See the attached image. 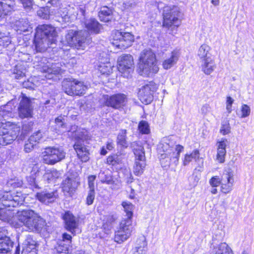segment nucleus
Instances as JSON below:
<instances>
[{"mask_svg": "<svg viewBox=\"0 0 254 254\" xmlns=\"http://www.w3.org/2000/svg\"><path fill=\"white\" fill-rule=\"evenodd\" d=\"M63 118L61 116L55 119L56 129L59 133L65 132L66 130L64 129L65 127V124L63 121Z\"/></svg>", "mask_w": 254, "mask_h": 254, "instance_id": "obj_47", "label": "nucleus"}, {"mask_svg": "<svg viewBox=\"0 0 254 254\" xmlns=\"http://www.w3.org/2000/svg\"><path fill=\"white\" fill-rule=\"evenodd\" d=\"M43 135L41 132L40 130H38L31 135L28 140H29L31 142H33L34 144L36 145L37 143H39Z\"/></svg>", "mask_w": 254, "mask_h": 254, "instance_id": "obj_50", "label": "nucleus"}, {"mask_svg": "<svg viewBox=\"0 0 254 254\" xmlns=\"http://www.w3.org/2000/svg\"><path fill=\"white\" fill-rule=\"evenodd\" d=\"M199 158L200 153L199 150L195 149L191 153H187L185 155L183 160V164L185 166H187L193 159L197 161L199 159Z\"/></svg>", "mask_w": 254, "mask_h": 254, "instance_id": "obj_33", "label": "nucleus"}, {"mask_svg": "<svg viewBox=\"0 0 254 254\" xmlns=\"http://www.w3.org/2000/svg\"><path fill=\"white\" fill-rule=\"evenodd\" d=\"M210 47L207 44H202L199 48L197 51V56L202 61L211 58L210 53Z\"/></svg>", "mask_w": 254, "mask_h": 254, "instance_id": "obj_32", "label": "nucleus"}, {"mask_svg": "<svg viewBox=\"0 0 254 254\" xmlns=\"http://www.w3.org/2000/svg\"><path fill=\"white\" fill-rule=\"evenodd\" d=\"M132 147L135 155L133 173L135 175L139 176L143 173L146 165L144 149L136 142L133 143Z\"/></svg>", "mask_w": 254, "mask_h": 254, "instance_id": "obj_7", "label": "nucleus"}, {"mask_svg": "<svg viewBox=\"0 0 254 254\" xmlns=\"http://www.w3.org/2000/svg\"><path fill=\"white\" fill-rule=\"evenodd\" d=\"M63 88L67 94L72 96H81L87 89V86L82 81L75 79H66L63 82Z\"/></svg>", "mask_w": 254, "mask_h": 254, "instance_id": "obj_8", "label": "nucleus"}, {"mask_svg": "<svg viewBox=\"0 0 254 254\" xmlns=\"http://www.w3.org/2000/svg\"><path fill=\"white\" fill-rule=\"evenodd\" d=\"M175 153H176V152L171 148L167 153L161 154V156H160V160L161 164L162 165L164 164V166H166L169 164L170 160L174 159L175 162L176 161Z\"/></svg>", "mask_w": 254, "mask_h": 254, "instance_id": "obj_30", "label": "nucleus"}, {"mask_svg": "<svg viewBox=\"0 0 254 254\" xmlns=\"http://www.w3.org/2000/svg\"><path fill=\"white\" fill-rule=\"evenodd\" d=\"M215 254H233L231 248L225 243H222L215 248Z\"/></svg>", "mask_w": 254, "mask_h": 254, "instance_id": "obj_36", "label": "nucleus"}, {"mask_svg": "<svg viewBox=\"0 0 254 254\" xmlns=\"http://www.w3.org/2000/svg\"><path fill=\"white\" fill-rule=\"evenodd\" d=\"M200 173L199 171L195 170L193 172L192 176L190 178V180H193L192 183V186H195L197 184L199 180H200Z\"/></svg>", "mask_w": 254, "mask_h": 254, "instance_id": "obj_55", "label": "nucleus"}, {"mask_svg": "<svg viewBox=\"0 0 254 254\" xmlns=\"http://www.w3.org/2000/svg\"><path fill=\"white\" fill-rule=\"evenodd\" d=\"M50 10L48 8H43L37 11L38 15L43 19H48L50 16Z\"/></svg>", "mask_w": 254, "mask_h": 254, "instance_id": "obj_54", "label": "nucleus"}, {"mask_svg": "<svg viewBox=\"0 0 254 254\" xmlns=\"http://www.w3.org/2000/svg\"><path fill=\"white\" fill-rule=\"evenodd\" d=\"M65 154L61 147H49L43 152V160L47 164L54 165L64 159Z\"/></svg>", "mask_w": 254, "mask_h": 254, "instance_id": "obj_10", "label": "nucleus"}, {"mask_svg": "<svg viewBox=\"0 0 254 254\" xmlns=\"http://www.w3.org/2000/svg\"><path fill=\"white\" fill-rule=\"evenodd\" d=\"M69 132L73 134L72 136L74 138L73 148L78 157L83 162L87 161L89 160V153L84 143L89 138L87 130L84 129H78L77 127L74 125L71 127Z\"/></svg>", "mask_w": 254, "mask_h": 254, "instance_id": "obj_2", "label": "nucleus"}, {"mask_svg": "<svg viewBox=\"0 0 254 254\" xmlns=\"http://www.w3.org/2000/svg\"><path fill=\"white\" fill-rule=\"evenodd\" d=\"M26 182L29 187L33 190L40 188L36 173L26 177Z\"/></svg>", "mask_w": 254, "mask_h": 254, "instance_id": "obj_39", "label": "nucleus"}, {"mask_svg": "<svg viewBox=\"0 0 254 254\" xmlns=\"http://www.w3.org/2000/svg\"><path fill=\"white\" fill-rule=\"evenodd\" d=\"M36 59H37V62H38L37 65L41 67L44 72L48 73L49 74H56L60 72L61 69L57 66V64H51L47 61L46 58H41L40 61H39V58H36Z\"/></svg>", "mask_w": 254, "mask_h": 254, "instance_id": "obj_19", "label": "nucleus"}, {"mask_svg": "<svg viewBox=\"0 0 254 254\" xmlns=\"http://www.w3.org/2000/svg\"><path fill=\"white\" fill-rule=\"evenodd\" d=\"M13 243L9 238H5L0 242V254H10Z\"/></svg>", "mask_w": 254, "mask_h": 254, "instance_id": "obj_31", "label": "nucleus"}, {"mask_svg": "<svg viewBox=\"0 0 254 254\" xmlns=\"http://www.w3.org/2000/svg\"><path fill=\"white\" fill-rule=\"evenodd\" d=\"M87 32L85 31H75L72 29L67 31L61 42L64 45L74 47L78 50H84L87 46Z\"/></svg>", "mask_w": 254, "mask_h": 254, "instance_id": "obj_4", "label": "nucleus"}, {"mask_svg": "<svg viewBox=\"0 0 254 254\" xmlns=\"http://www.w3.org/2000/svg\"><path fill=\"white\" fill-rule=\"evenodd\" d=\"M62 238L63 240L60 241L61 242H64L65 243L70 244L72 237L69 234L64 233L63 234Z\"/></svg>", "mask_w": 254, "mask_h": 254, "instance_id": "obj_64", "label": "nucleus"}, {"mask_svg": "<svg viewBox=\"0 0 254 254\" xmlns=\"http://www.w3.org/2000/svg\"><path fill=\"white\" fill-rule=\"evenodd\" d=\"M156 89V85L153 82H149L143 85L138 92L140 100L145 104L150 103L153 100V94Z\"/></svg>", "mask_w": 254, "mask_h": 254, "instance_id": "obj_12", "label": "nucleus"}, {"mask_svg": "<svg viewBox=\"0 0 254 254\" xmlns=\"http://www.w3.org/2000/svg\"><path fill=\"white\" fill-rule=\"evenodd\" d=\"M147 246V243L146 242V238L144 236H140L136 241V246L135 250H141L143 252L145 253L146 250L145 248Z\"/></svg>", "mask_w": 254, "mask_h": 254, "instance_id": "obj_43", "label": "nucleus"}, {"mask_svg": "<svg viewBox=\"0 0 254 254\" xmlns=\"http://www.w3.org/2000/svg\"><path fill=\"white\" fill-rule=\"evenodd\" d=\"M138 129L142 134H148L150 132L149 124L145 121H141L139 123Z\"/></svg>", "mask_w": 254, "mask_h": 254, "instance_id": "obj_45", "label": "nucleus"}, {"mask_svg": "<svg viewBox=\"0 0 254 254\" xmlns=\"http://www.w3.org/2000/svg\"><path fill=\"white\" fill-rule=\"evenodd\" d=\"M234 102V99L231 97H227L226 100V109L229 113H230L232 111V105Z\"/></svg>", "mask_w": 254, "mask_h": 254, "instance_id": "obj_63", "label": "nucleus"}, {"mask_svg": "<svg viewBox=\"0 0 254 254\" xmlns=\"http://www.w3.org/2000/svg\"><path fill=\"white\" fill-rule=\"evenodd\" d=\"M12 216V213L10 210L5 208H0V219L3 221H9Z\"/></svg>", "mask_w": 254, "mask_h": 254, "instance_id": "obj_46", "label": "nucleus"}, {"mask_svg": "<svg viewBox=\"0 0 254 254\" xmlns=\"http://www.w3.org/2000/svg\"><path fill=\"white\" fill-rule=\"evenodd\" d=\"M16 217L18 222L13 223L14 226L17 228L23 226L30 232L39 231L46 225L45 220L31 209L19 211Z\"/></svg>", "mask_w": 254, "mask_h": 254, "instance_id": "obj_1", "label": "nucleus"}, {"mask_svg": "<svg viewBox=\"0 0 254 254\" xmlns=\"http://www.w3.org/2000/svg\"><path fill=\"white\" fill-rule=\"evenodd\" d=\"M14 77L16 79H20L25 76V72L23 70H21L20 66L16 65L14 70Z\"/></svg>", "mask_w": 254, "mask_h": 254, "instance_id": "obj_57", "label": "nucleus"}, {"mask_svg": "<svg viewBox=\"0 0 254 254\" xmlns=\"http://www.w3.org/2000/svg\"><path fill=\"white\" fill-rule=\"evenodd\" d=\"M36 249L35 242L32 241L31 243L26 241L23 244L21 254H36Z\"/></svg>", "mask_w": 254, "mask_h": 254, "instance_id": "obj_34", "label": "nucleus"}, {"mask_svg": "<svg viewBox=\"0 0 254 254\" xmlns=\"http://www.w3.org/2000/svg\"><path fill=\"white\" fill-rule=\"evenodd\" d=\"M54 10L55 15L57 18V20L60 22H68L76 18L77 14V11L73 7H60L56 11L55 9H52Z\"/></svg>", "mask_w": 254, "mask_h": 254, "instance_id": "obj_13", "label": "nucleus"}, {"mask_svg": "<svg viewBox=\"0 0 254 254\" xmlns=\"http://www.w3.org/2000/svg\"><path fill=\"white\" fill-rule=\"evenodd\" d=\"M16 26L18 27L17 30L20 32L29 31L32 29L28 21L26 19H21L17 21L16 22Z\"/></svg>", "mask_w": 254, "mask_h": 254, "instance_id": "obj_37", "label": "nucleus"}, {"mask_svg": "<svg viewBox=\"0 0 254 254\" xmlns=\"http://www.w3.org/2000/svg\"><path fill=\"white\" fill-rule=\"evenodd\" d=\"M209 183L212 187H217L221 184V178L215 176L212 177L209 180Z\"/></svg>", "mask_w": 254, "mask_h": 254, "instance_id": "obj_56", "label": "nucleus"}, {"mask_svg": "<svg viewBox=\"0 0 254 254\" xmlns=\"http://www.w3.org/2000/svg\"><path fill=\"white\" fill-rule=\"evenodd\" d=\"M171 149L169 144L166 142H162L158 146V151L160 155L163 153H167Z\"/></svg>", "mask_w": 254, "mask_h": 254, "instance_id": "obj_53", "label": "nucleus"}, {"mask_svg": "<svg viewBox=\"0 0 254 254\" xmlns=\"http://www.w3.org/2000/svg\"><path fill=\"white\" fill-rule=\"evenodd\" d=\"M20 127L9 122H0V144H10L17 137Z\"/></svg>", "mask_w": 254, "mask_h": 254, "instance_id": "obj_5", "label": "nucleus"}, {"mask_svg": "<svg viewBox=\"0 0 254 254\" xmlns=\"http://www.w3.org/2000/svg\"><path fill=\"white\" fill-rule=\"evenodd\" d=\"M61 175V173L59 171L56 170H53L47 171L44 175V178L47 180L49 182H51L58 179L60 177Z\"/></svg>", "mask_w": 254, "mask_h": 254, "instance_id": "obj_42", "label": "nucleus"}, {"mask_svg": "<svg viewBox=\"0 0 254 254\" xmlns=\"http://www.w3.org/2000/svg\"><path fill=\"white\" fill-rule=\"evenodd\" d=\"M112 67L110 63H101L98 66V69L102 74L109 75L112 72Z\"/></svg>", "mask_w": 254, "mask_h": 254, "instance_id": "obj_40", "label": "nucleus"}, {"mask_svg": "<svg viewBox=\"0 0 254 254\" xmlns=\"http://www.w3.org/2000/svg\"><path fill=\"white\" fill-rule=\"evenodd\" d=\"M112 9L104 6L101 7L98 15L101 21L107 22L111 21L112 19Z\"/></svg>", "mask_w": 254, "mask_h": 254, "instance_id": "obj_27", "label": "nucleus"}, {"mask_svg": "<svg viewBox=\"0 0 254 254\" xmlns=\"http://www.w3.org/2000/svg\"><path fill=\"white\" fill-rule=\"evenodd\" d=\"M184 147L181 145H177L175 148V151L176 153H175V157H176V161L175 163L177 165L179 162V158L180 157V153L183 150Z\"/></svg>", "mask_w": 254, "mask_h": 254, "instance_id": "obj_59", "label": "nucleus"}, {"mask_svg": "<svg viewBox=\"0 0 254 254\" xmlns=\"http://www.w3.org/2000/svg\"><path fill=\"white\" fill-rule=\"evenodd\" d=\"M37 198L41 202L48 204L53 202L56 198L55 192L53 191H42L37 193Z\"/></svg>", "mask_w": 254, "mask_h": 254, "instance_id": "obj_26", "label": "nucleus"}, {"mask_svg": "<svg viewBox=\"0 0 254 254\" xmlns=\"http://www.w3.org/2000/svg\"><path fill=\"white\" fill-rule=\"evenodd\" d=\"M36 34H39L43 37L48 38V39H54V37L56 36L55 29L51 25H39L36 28Z\"/></svg>", "mask_w": 254, "mask_h": 254, "instance_id": "obj_23", "label": "nucleus"}, {"mask_svg": "<svg viewBox=\"0 0 254 254\" xmlns=\"http://www.w3.org/2000/svg\"><path fill=\"white\" fill-rule=\"evenodd\" d=\"M139 60V68L142 75L149 76L158 71L156 55L152 50L148 49L143 50L140 54Z\"/></svg>", "mask_w": 254, "mask_h": 254, "instance_id": "obj_3", "label": "nucleus"}, {"mask_svg": "<svg viewBox=\"0 0 254 254\" xmlns=\"http://www.w3.org/2000/svg\"><path fill=\"white\" fill-rule=\"evenodd\" d=\"M0 201L5 207H16L23 203L24 197L17 195H12L10 192H6L0 198Z\"/></svg>", "mask_w": 254, "mask_h": 254, "instance_id": "obj_16", "label": "nucleus"}, {"mask_svg": "<svg viewBox=\"0 0 254 254\" xmlns=\"http://www.w3.org/2000/svg\"><path fill=\"white\" fill-rule=\"evenodd\" d=\"M96 179V176L90 175L88 178V184L89 190H94V182Z\"/></svg>", "mask_w": 254, "mask_h": 254, "instance_id": "obj_60", "label": "nucleus"}, {"mask_svg": "<svg viewBox=\"0 0 254 254\" xmlns=\"http://www.w3.org/2000/svg\"><path fill=\"white\" fill-rule=\"evenodd\" d=\"M35 145L33 142H31L29 140H28L24 145V151L26 152H30L33 149Z\"/></svg>", "mask_w": 254, "mask_h": 254, "instance_id": "obj_61", "label": "nucleus"}, {"mask_svg": "<svg viewBox=\"0 0 254 254\" xmlns=\"http://www.w3.org/2000/svg\"><path fill=\"white\" fill-rule=\"evenodd\" d=\"M231 132V127L228 121H223L221 125L220 132L222 135H225L230 133Z\"/></svg>", "mask_w": 254, "mask_h": 254, "instance_id": "obj_48", "label": "nucleus"}, {"mask_svg": "<svg viewBox=\"0 0 254 254\" xmlns=\"http://www.w3.org/2000/svg\"><path fill=\"white\" fill-rule=\"evenodd\" d=\"M70 247V246L69 244L60 241L55 249L59 254H69Z\"/></svg>", "mask_w": 254, "mask_h": 254, "instance_id": "obj_38", "label": "nucleus"}, {"mask_svg": "<svg viewBox=\"0 0 254 254\" xmlns=\"http://www.w3.org/2000/svg\"><path fill=\"white\" fill-rule=\"evenodd\" d=\"M62 218L64 221L65 229L72 234H76L78 227V220L69 211L65 212Z\"/></svg>", "mask_w": 254, "mask_h": 254, "instance_id": "obj_17", "label": "nucleus"}, {"mask_svg": "<svg viewBox=\"0 0 254 254\" xmlns=\"http://www.w3.org/2000/svg\"><path fill=\"white\" fill-rule=\"evenodd\" d=\"M180 57V53L178 51H173L170 56L165 59L162 64L163 68L168 69L173 66L177 63Z\"/></svg>", "mask_w": 254, "mask_h": 254, "instance_id": "obj_25", "label": "nucleus"}, {"mask_svg": "<svg viewBox=\"0 0 254 254\" xmlns=\"http://www.w3.org/2000/svg\"><path fill=\"white\" fill-rule=\"evenodd\" d=\"M179 8L175 6H166L163 9V26L167 28L178 27L181 24Z\"/></svg>", "mask_w": 254, "mask_h": 254, "instance_id": "obj_6", "label": "nucleus"}, {"mask_svg": "<svg viewBox=\"0 0 254 254\" xmlns=\"http://www.w3.org/2000/svg\"><path fill=\"white\" fill-rule=\"evenodd\" d=\"M95 192L94 190H89L86 198V203L91 205L93 203L95 198Z\"/></svg>", "mask_w": 254, "mask_h": 254, "instance_id": "obj_58", "label": "nucleus"}, {"mask_svg": "<svg viewBox=\"0 0 254 254\" xmlns=\"http://www.w3.org/2000/svg\"><path fill=\"white\" fill-rule=\"evenodd\" d=\"M234 183V174L232 172L224 174L221 177V191L224 193H229L232 190Z\"/></svg>", "mask_w": 254, "mask_h": 254, "instance_id": "obj_21", "label": "nucleus"}, {"mask_svg": "<svg viewBox=\"0 0 254 254\" xmlns=\"http://www.w3.org/2000/svg\"><path fill=\"white\" fill-rule=\"evenodd\" d=\"M122 206L127 213V219H130L131 220V218L132 216L133 205L129 202L124 201L122 203Z\"/></svg>", "mask_w": 254, "mask_h": 254, "instance_id": "obj_44", "label": "nucleus"}, {"mask_svg": "<svg viewBox=\"0 0 254 254\" xmlns=\"http://www.w3.org/2000/svg\"><path fill=\"white\" fill-rule=\"evenodd\" d=\"M201 64L202 70L207 75L210 74L216 67L215 64L212 59H207L202 61Z\"/></svg>", "mask_w": 254, "mask_h": 254, "instance_id": "obj_29", "label": "nucleus"}, {"mask_svg": "<svg viewBox=\"0 0 254 254\" xmlns=\"http://www.w3.org/2000/svg\"><path fill=\"white\" fill-rule=\"evenodd\" d=\"M131 220L125 219L120 223L118 231L115 232V241L121 244L126 241L130 236L133 230Z\"/></svg>", "mask_w": 254, "mask_h": 254, "instance_id": "obj_11", "label": "nucleus"}, {"mask_svg": "<svg viewBox=\"0 0 254 254\" xmlns=\"http://www.w3.org/2000/svg\"><path fill=\"white\" fill-rule=\"evenodd\" d=\"M127 130L121 129L117 136V143L124 148H127L128 146L127 140Z\"/></svg>", "mask_w": 254, "mask_h": 254, "instance_id": "obj_35", "label": "nucleus"}, {"mask_svg": "<svg viewBox=\"0 0 254 254\" xmlns=\"http://www.w3.org/2000/svg\"><path fill=\"white\" fill-rule=\"evenodd\" d=\"M250 107L246 104L242 105L241 109V114L240 115V117L241 118H244L248 117L250 115Z\"/></svg>", "mask_w": 254, "mask_h": 254, "instance_id": "obj_52", "label": "nucleus"}, {"mask_svg": "<svg viewBox=\"0 0 254 254\" xmlns=\"http://www.w3.org/2000/svg\"><path fill=\"white\" fill-rule=\"evenodd\" d=\"M18 114L21 118L32 117V108L30 100L26 97H23L19 103Z\"/></svg>", "mask_w": 254, "mask_h": 254, "instance_id": "obj_20", "label": "nucleus"}, {"mask_svg": "<svg viewBox=\"0 0 254 254\" xmlns=\"http://www.w3.org/2000/svg\"><path fill=\"white\" fill-rule=\"evenodd\" d=\"M118 68L121 73H130L133 67V59L130 55L120 56L118 59Z\"/></svg>", "mask_w": 254, "mask_h": 254, "instance_id": "obj_15", "label": "nucleus"}, {"mask_svg": "<svg viewBox=\"0 0 254 254\" xmlns=\"http://www.w3.org/2000/svg\"><path fill=\"white\" fill-rule=\"evenodd\" d=\"M134 36L129 32L116 30L113 33L112 44L118 49L125 50L131 46Z\"/></svg>", "mask_w": 254, "mask_h": 254, "instance_id": "obj_9", "label": "nucleus"}, {"mask_svg": "<svg viewBox=\"0 0 254 254\" xmlns=\"http://www.w3.org/2000/svg\"><path fill=\"white\" fill-rule=\"evenodd\" d=\"M121 161V158L117 154L109 156L107 158V163L112 166L120 164Z\"/></svg>", "mask_w": 254, "mask_h": 254, "instance_id": "obj_49", "label": "nucleus"}, {"mask_svg": "<svg viewBox=\"0 0 254 254\" xmlns=\"http://www.w3.org/2000/svg\"><path fill=\"white\" fill-rule=\"evenodd\" d=\"M227 140L226 139H222V140L217 142V153L216 156L217 160L221 163L225 161L226 151V147Z\"/></svg>", "mask_w": 254, "mask_h": 254, "instance_id": "obj_24", "label": "nucleus"}, {"mask_svg": "<svg viewBox=\"0 0 254 254\" xmlns=\"http://www.w3.org/2000/svg\"><path fill=\"white\" fill-rule=\"evenodd\" d=\"M127 101V97L125 94L119 93L110 96L106 95L105 104L107 106L120 109L126 105Z\"/></svg>", "mask_w": 254, "mask_h": 254, "instance_id": "obj_14", "label": "nucleus"}, {"mask_svg": "<svg viewBox=\"0 0 254 254\" xmlns=\"http://www.w3.org/2000/svg\"><path fill=\"white\" fill-rule=\"evenodd\" d=\"M86 28L91 33H99L101 26L99 23L94 18H90L87 20L85 22Z\"/></svg>", "mask_w": 254, "mask_h": 254, "instance_id": "obj_28", "label": "nucleus"}, {"mask_svg": "<svg viewBox=\"0 0 254 254\" xmlns=\"http://www.w3.org/2000/svg\"><path fill=\"white\" fill-rule=\"evenodd\" d=\"M80 185V178L77 174L68 177L63 183V190L66 192L74 190Z\"/></svg>", "mask_w": 254, "mask_h": 254, "instance_id": "obj_22", "label": "nucleus"}, {"mask_svg": "<svg viewBox=\"0 0 254 254\" xmlns=\"http://www.w3.org/2000/svg\"><path fill=\"white\" fill-rule=\"evenodd\" d=\"M20 2L22 4L23 7L26 9H30L32 5V2L31 0H19Z\"/></svg>", "mask_w": 254, "mask_h": 254, "instance_id": "obj_62", "label": "nucleus"}, {"mask_svg": "<svg viewBox=\"0 0 254 254\" xmlns=\"http://www.w3.org/2000/svg\"><path fill=\"white\" fill-rule=\"evenodd\" d=\"M11 42L10 38L4 36V34L0 32V47L6 48Z\"/></svg>", "mask_w": 254, "mask_h": 254, "instance_id": "obj_51", "label": "nucleus"}, {"mask_svg": "<svg viewBox=\"0 0 254 254\" xmlns=\"http://www.w3.org/2000/svg\"><path fill=\"white\" fill-rule=\"evenodd\" d=\"M55 41L54 38L43 37L39 34H36L34 40L35 49L38 52H44L47 50L49 46Z\"/></svg>", "mask_w": 254, "mask_h": 254, "instance_id": "obj_18", "label": "nucleus"}, {"mask_svg": "<svg viewBox=\"0 0 254 254\" xmlns=\"http://www.w3.org/2000/svg\"><path fill=\"white\" fill-rule=\"evenodd\" d=\"M0 18H2L11 11L13 9V6L3 2H0Z\"/></svg>", "mask_w": 254, "mask_h": 254, "instance_id": "obj_41", "label": "nucleus"}]
</instances>
